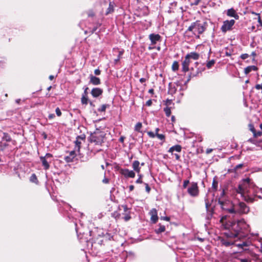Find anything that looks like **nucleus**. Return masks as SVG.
I'll return each mask as SVG.
<instances>
[{"label": "nucleus", "mask_w": 262, "mask_h": 262, "mask_svg": "<svg viewBox=\"0 0 262 262\" xmlns=\"http://www.w3.org/2000/svg\"><path fill=\"white\" fill-rule=\"evenodd\" d=\"M30 181L31 182L35 183H37L38 182L37 178V177L35 175V174L33 173L31 176L30 178Z\"/></svg>", "instance_id": "obj_30"}, {"label": "nucleus", "mask_w": 262, "mask_h": 262, "mask_svg": "<svg viewBox=\"0 0 262 262\" xmlns=\"http://www.w3.org/2000/svg\"><path fill=\"white\" fill-rule=\"evenodd\" d=\"M105 134L103 132L98 131L94 132L90 137V141L91 143H94L95 145H101L104 143V139Z\"/></svg>", "instance_id": "obj_4"}, {"label": "nucleus", "mask_w": 262, "mask_h": 262, "mask_svg": "<svg viewBox=\"0 0 262 262\" xmlns=\"http://www.w3.org/2000/svg\"><path fill=\"white\" fill-rule=\"evenodd\" d=\"M172 99H166V100L165 101V104L166 105H170L172 103Z\"/></svg>", "instance_id": "obj_53"}, {"label": "nucleus", "mask_w": 262, "mask_h": 262, "mask_svg": "<svg viewBox=\"0 0 262 262\" xmlns=\"http://www.w3.org/2000/svg\"><path fill=\"white\" fill-rule=\"evenodd\" d=\"M218 204L220 205L222 210L229 213H235V206L229 199L222 200L221 199L218 200Z\"/></svg>", "instance_id": "obj_3"}, {"label": "nucleus", "mask_w": 262, "mask_h": 262, "mask_svg": "<svg viewBox=\"0 0 262 262\" xmlns=\"http://www.w3.org/2000/svg\"><path fill=\"white\" fill-rule=\"evenodd\" d=\"M190 60L185 57L184 60L182 62V71L186 72L189 71V66L190 64Z\"/></svg>", "instance_id": "obj_19"}, {"label": "nucleus", "mask_w": 262, "mask_h": 262, "mask_svg": "<svg viewBox=\"0 0 262 262\" xmlns=\"http://www.w3.org/2000/svg\"><path fill=\"white\" fill-rule=\"evenodd\" d=\"M85 140V135L83 134L80 136H78L76 137V140L74 141L75 143V148L76 150H77V152H80V149L81 148V145L82 142H84Z\"/></svg>", "instance_id": "obj_11"}, {"label": "nucleus", "mask_w": 262, "mask_h": 262, "mask_svg": "<svg viewBox=\"0 0 262 262\" xmlns=\"http://www.w3.org/2000/svg\"><path fill=\"white\" fill-rule=\"evenodd\" d=\"M226 14L229 17H232L237 20L239 19V15L233 8H230L227 10Z\"/></svg>", "instance_id": "obj_17"}, {"label": "nucleus", "mask_w": 262, "mask_h": 262, "mask_svg": "<svg viewBox=\"0 0 262 262\" xmlns=\"http://www.w3.org/2000/svg\"><path fill=\"white\" fill-rule=\"evenodd\" d=\"M145 190H146V191L148 193H149L150 191V187L149 186L148 184H147V183H145Z\"/></svg>", "instance_id": "obj_52"}, {"label": "nucleus", "mask_w": 262, "mask_h": 262, "mask_svg": "<svg viewBox=\"0 0 262 262\" xmlns=\"http://www.w3.org/2000/svg\"><path fill=\"white\" fill-rule=\"evenodd\" d=\"M248 142L251 143H253L254 144H257V141H256L255 139H249L248 141Z\"/></svg>", "instance_id": "obj_54"}, {"label": "nucleus", "mask_w": 262, "mask_h": 262, "mask_svg": "<svg viewBox=\"0 0 262 262\" xmlns=\"http://www.w3.org/2000/svg\"><path fill=\"white\" fill-rule=\"evenodd\" d=\"M258 68L255 66H250L246 67L245 69L244 72L246 74H249L252 71H257Z\"/></svg>", "instance_id": "obj_25"}, {"label": "nucleus", "mask_w": 262, "mask_h": 262, "mask_svg": "<svg viewBox=\"0 0 262 262\" xmlns=\"http://www.w3.org/2000/svg\"><path fill=\"white\" fill-rule=\"evenodd\" d=\"M139 165L140 162L137 160L134 161L132 164L133 169L138 173L140 171V167Z\"/></svg>", "instance_id": "obj_23"}, {"label": "nucleus", "mask_w": 262, "mask_h": 262, "mask_svg": "<svg viewBox=\"0 0 262 262\" xmlns=\"http://www.w3.org/2000/svg\"><path fill=\"white\" fill-rule=\"evenodd\" d=\"M228 231L225 235L229 237H236L241 239L246 237L249 232V225L244 219L229 221L226 225Z\"/></svg>", "instance_id": "obj_1"}, {"label": "nucleus", "mask_w": 262, "mask_h": 262, "mask_svg": "<svg viewBox=\"0 0 262 262\" xmlns=\"http://www.w3.org/2000/svg\"><path fill=\"white\" fill-rule=\"evenodd\" d=\"M158 220V215L151 216L150 220L152 223L155 224L157 222Z\"/></svg>", "instance_id": "obj_36"}, {"label": "nucleus", "mask_w": 262, "mask_h": 262, "mask_svg": "<svg viewBox=\"0 0 262 262\" xmlns=\"http://www.w3.org/2000/svg\"><path fill=\"white\" fill-rule=\"evenodd\" d=\"M107 106V105L106 104H103L100 108L98 109V111L99 112H105Z\"/></svg>", "instance_id": "obj_39"}, {"label": "nucleus", "mask_w": 262, "mask_h": 262, "mask_svg": "<svg viewBox=\"0 0 262 262\" xmlns=\"http://www.w3.org/2000/svg\"><path fill=\"white\" fill-rule=\"evenodd\" d=\"M215 60L214 59H212L210 61H209L207 63H206V67L207 68L209 69H210L215 63Z\"/></svg>", "instance_id": "obj_31"}, {"label": "nucleus", "mask_w": 262, "mask_h": 262, "mask_svg": "<svg viewBox=\"0 0 262 262\" xmlns=\"http://www.w3.org/2000/svg\"><path fill=\"white\" fill-rule=\"evenodd\" d=\"M179 65L178 62L177 61H175L172 63V70L173 71H176L179 69Z\"/></svg>", "instance_id": "obj_29"}, {"label": "nucleus", "mask_w": 262, "mask_h": 262, "mask_svg": "<svg viewBox=\"0 0 262 262\" xmlns=\"http://www.w3.org/2000/svg\"><path fill=\"white\" fill-rule=\"evenodd\" d=\"M217 186H218L217 181H216L215 180H213V181L212 182V188L216 190L217 188Z\"/></svg>", "instance_id": "obj_37"}, {"label": "nucleus", "mask_w": 262, "mask_h": 262, "mask_svg": "<svg viewBox=\"0 0 262 262\" xmlns=\"http://www.w3.org/2000/svg\"><path fill=\"white\" fill-rule=\"evenodd\" d=\"M206 23H202L199 20L191 23L188 28L186 32H191L197 38H200V35L202 34L206 29Z\"/></svg>", "instance_id": "obj_2"}, {"label": "nucleus", "mask_w": 262, "mask_h": 262, "mask_svg": "<svg viewBox=\"0 0 262 262\" xmlns=\"http://www.w3.org/2000/svg\"><path fill=\"white\" fill-rule=\"evenodd\" d=\"M149 214L151 215H158L157 210L155 208H152L149 212Z\"/></svg>", "instance_id": "obj_38"}, {"label": "nucleus", "mask_w": 262, "mask_h": 262, "mask_svg": "<svg viewBox=\"0 0 262 262\" xmlns=\"http://www.w3.org/2000/svg\"><path fill=\"white\" fill-rule=\"evenodd\" d=\"M100 73H101V71L99 70V69H97L95 70L94 74L96 75H99L100 74Z\"/></svg>", "instance_id": "obj_56"}, {"label": "nucleus", "mask_w": 262, "mask_h": 262, "mask_svg": "<svg viewBox=\"0 0 262 262\" xmlns=\"http://www.w3.org/2000/svg\"><path fill=\"white\" fill-rule=\"evenodd\" d=\"M188 193L193 197L197 196L199 195V190L198 184L196 182H192L190 186L188 188Z\"/></svg>", "instance_id": "obj_10"}, {"label": "nucleus", "mask_w": 262, "mask_h": 262, "mask_svg": "<svg viewBox=\"0 0 262 262\" xmlns=\"http://www.w3.org/2000/svg\"><path fill=\"white\" fill-rule=\"evenodd\" d=\"M235 213L239 214H247L249 212V207L244 202H239L234 207Z\"/></svg>", "instance_id": "obj_7"}, {"label": "nucleus", "mask_w": 262, "mask_h": 262, "mask_svg": "<svg viewBox=\"0 0 262 262\" xmlns=\"http://www.w3.org/2000/svg\"><path fill=\"white\" fill-rule=\"evenodd\" d=\"M235 23V21L234 19L226 20L223 21V24L221 28L222 32L226 33L227 31L231 30Z\"/></svg>", "instance_id": "obj_8"}, {"label": "nucleus", "mask_w": 262, "mask_h": 262, "mask_svg": "<svg viewBox=\"0 0 262 262\" xmlns=\"http://www.w3.org/2000/svg\"><path fill=\"white\" fill-rule=\"evenodd\" d=\"M200 73V72L199 71V70H197L196 73H193L191 72L190 75H189V78H188V80L187 82L189 81L190 80L191 77H195L198 75L199 73Z\"/></svg>", "instance_id": "obj_35"}, {"label": "nucleus", "mask_w": 262, "mask_h": 262, "mask_svg": "<svg viewBox=\"0 0 262 262\" xmlns=\"http://www.w3.org/2000/svg\"><path fill=\"white\" fill-rule=\"evenodd\" d=\"M249 128L251 132H252L253 134L255 132V129L254 128V125L252 124H249Z\"/></svg>", "instance_id": "obj_44"}, {"label": "nucleus", "mask_w": 262, "mask_h": 262, "mask_svg": "<svg viewBox=\"0 0 262 262\" xmlns=\"http://www.w3.org/2000/svg\"><path fill=\"white\" fill-rule=\"evenodd\" d=\"M142 126V123L141 122H138L136 124L135 126V130L137 132H140V129Z\"/></svg>", "instance_id": "obj_33"}, {"label": "nucleus", "mask_w": 262, "mask_h": 262, "mask_svg": "<svg viewBox=\"0 0 262 262\" xmlns=\"http://www.w3.org/2000/svg\"><path fill=\"white\" fill-rule=\"evenodd\" d=\"M201 0H194L193 5H198Z\"/></svg>", "instance_id": "obj_62"}, {"label": "nucleus", "mask_w": 262, "mask_h": 262, "mask_svg": "<svg viewBox=\"0 0 262 262\" xmlns=\"http://www.w3.org/2000/svg\"><path fill=\"white\" fill-rule=\"evenodd\" d=\"M156 137H158L161 140L164 141V140H165V136L163 134H159L157 133Z\"/></svg>", "instance_id": "obj_41"}, {"label": "nucleus", "mask_w": 262, "mask_h": 262, "mask_svg": "<svg viewBox=\"0 0 262 262\" xmlns=\"http://www.w3.org/2000/svg\"><path fill=\"white\" fill-rule=\"evenodd\" d=\"M131 217L129 215V213H124V216L123 217L124 220L125 221H128L130 219Z\"/></svg>", "instance_id": "obj_42"}, {"label": "nucleus", "mask_w": 262, "mask_h": 262, "mask_svg": "<svg viewBox=\"0 0 262 262\" xmlns=\"http://www.w3.org/2000/svg\"><path fill=\"white\" fill-rule=\"evenodd\" d=\"M120 173L125 178H133L135 177V172L133 170H130L127 168L121 169Z\"/></svg>", "instance_id": "obj_14"}, {"label": "nucleus", "mask_w": 262, "mask_h": 262, "mask_svg": "<svg viewBox=\"0 0 262 262\" xmlns=\"http://www.w3.org/2000/svg\"><path fill=\"white\" fill-rule=\"evenodd\" d=\"M243 166V164H239L235 167L234 169L235 170H237V169L242 168Z\"/></svg>", "instance_id": "obj_55"}, {"label": "nucleus", "mask_w": 262, "mask_h": 262, "mask_svg": "<svg viewBox=\"0 0 262 262\" xmlns=\"http://www.w3.org/2000/svg\"><path fill=\"white\" fill-rule=\"evenodd\" d=\"M147 134L151 138H154L156 136V133L155 134L152 132H147Z\"/></svg>", "instance_id": "obj_49"}, {"label": "nucleus", "mask_w": 262, "mask_h": 262, "mask_svg": "<svg viewBox=\"0 0 262 262\" xmlns=\"http://www.w3.org/2000/svg\"><path fill=\"white\" fill-rule=\"evenodd\" d=\"M220 199L222 200H225L227 199L225 190L224 189H222L221 193L220 195H219L217 200H219V199Z\"/></svg>", "instance_id": "obj_28"}, {"label": "nucleus", "mask_w": 262, "mask_h": 262, "mask_svg": "<svg viewBox=\"0 0 262 262\" xmlns=\"http://www.w3.org/2000/svg\"><path fill=\"white\" fill-rule=\"evenodd\" d=\"M161 36L158 34L151 33L149 35V39L151 42V45H156L158 41L161 40Z\"/></svg>", "instance_id": "obj_16"}, {"label": "nucleus", "mask_w": 262, "mask_h": 262, "mask_svg": "<svg viewBox=\"0 0 262 262\" xmlns=\"http://www.w3.org/2000/svg\"><path fill=\"white\" fill-rule=\"evenodd\" d=\"M55 112L57 116L59 117L61 115V112L59 107H57L55 110Z\"/></svg>", "instance_id": "obj_46"}, {"label": "nucleus", "mask_w": 262, "mask_h": 262, "mask_svg": "<svg viewBox=\"0 0 262 262\" xmlns=\"http://www.w3.org/2000/svg\"><path fill=\"white\" fill-rule=\"evenodd\" d=\"M182 149V147L180 145H176L171 147L169 150L168 152L172 153L174 151H176L177 152H180Z\"/></svg>", "instance_id": "obj_24"}, {"label": "nucleus", "mask_w": 262, "mask_h": 262, "mask_svg": "<svg viewBox=\"0 0 262 262\" xmlns=\"http://www.w3.org/2000/svg\"><path fill=\"white\" fill-rule=\"evenodd\" d=\"M102 182L103 183H105V184H107L109 182V180L107 178H104L103 180H102Z\"/></svg>", "instance_id": "obj_64"}, {"label": "nucleus", "mask_w": 262, "mask_h": 262, "mask_svg": "<svg viewBox=\"0 0 262 262\" xmlns=\"http://www.w3.org/2000/svg\"><path fill=\"white\" fill-rule=\"evenodd\" d=\"M258 22L259 23L260 26L262 27V20H261L260 16L259 15L258 16Z\"/></svg>", "instance_id": "obj_63"}, {"label": "nucleus", "mask_w": 262, "mask_h": 262, "mask_svg": "<svg viewBox=\"0 0 262 262\" xmlns=\"http://www.w3.org/2000/svg\"><path fill=\"white\" fill-rule=\"evenodd\" d=\"M152 104V101L151 100H148V101H146V105L148 106H149L151 105Z\"/></svg>", "instance_id": "obj_57"}, {"label": "nucleus", "mask_w": 262, "mask_h": 262, "mask_svg": "<svg viewBox=\"0 0 262 262\" xmlns=\"http://www.w3.org/2000/svg\"><path fill=\"white\" fill-rule=\"evenodd\" d=\"M179 86L181 87V83L179 81L173 83L170 82L168 84V94L173 96L176 93L177 88Z\"/></svg>", "instance_id": "obj_12"}, {"label": "nucleus", "mask_w": 262, "mask_h": 262, "mask_svg": "<svg viewBox=\"0 0 262 262\" xmlns=\"http://www.w3.org/2000/svg\"><path fill=\"white\" fill-rule=\"evenodd\" d=\"M90 83L97 85L100 84V79L99 78L91 74L90 75Z\"/></svg>", "instance_id": "obj_21"}, {"label": "nucleus", "mask_w": 262, "mask_h": 262, "mask_svg": "<svg viewBox=\"0 0 262 262\" xmlns=\"http://www.w3.org/2000/svg\"><path fill=\"white\" fill-rule=\"evenodd\" d=\"M103 93V90L99 88H93L91 91V94L93 97L97 98L101 95Z\"/></svg>", "instance_id": "obj_18"}, {"label": "nucleus", "mask_w": 262, "mask_h": 262, "mask_svg": "<svg viewBox=\"0 0 262 262\" xmlns=\"http://www.w3.org/2000/svg\"><path fill=\"white\" fill-rule=\"evenodd\" d=\"M189 183V180H185L184 182H183V187L184 188H186L188 185V184Z\"/></svg>", "instance_id": "obj_50"}, {"label": "nucleus", "mask_w": 262, "mask_h": 262, "mask_svg": "<svg viewBox=\"0 0 262 262\" xmlns=\"http://www.w3.org/2000/svg\"><path fill=\"white\" fill-rule=\"evenodd\" d=\"M81 103L83 104H87L88 103V98L87 96H82Z\"/></svg>", "instance_id": "obj_34"}, {"label": "nucleus", "mask_w": 262, "mask_h": 262, "mask_svg": "<svg viewBox=\"0 0 262 262\" xmlns=\"http://www.w3.org/2000/svg\"><path fill=\"white\" fill-rule=\"evenodd\" d=\"M164 111L165 113V115L167 117H169L170 116V114H171V110H170V108L169 107H166L165 108H164Z\"/></svg>", "instance_id": "obj_32"}, {"label": "nucleus", "mask_w": 262, "mask_h": 262, "mask_svg": "<svg viewBox=\"0 0 262 262\" xmlns=\"http://www.w3.org/2000/svg\"><path fill=\"white\" fill-rule=\"evenodd\" d=\"M83 89H84V92L82 94V96H87V95H88V90H89V88L87 87V86H84L83 88Z\"/></svg>", "instance_id": "obj_47"}, {"label": "nucleus", "mask_w": 262, "mask_h": 262, "mask_svg": "<svg viewBox=\"0 0 262 262\" xmlns=\"http://www.w3.org/2000/svg\"><path fill=\"white\" fill-rule=\"evenodd\" d=\"M251 243L249 240L238 242L234 240V246L237 247L240 251H246L248 249V247L251 245Z\"/></svg>", "instance_id": "obj_6"}, {"label": "nucleus", "mask_w": 262, "mask_h": 262, "mask_svg": "<svg viewBox=\"0 0 262 262\" xmlns=\"http://www.w3.org/2000/svg\"><path fill=\"white\" fill-rule=\"evenodd\" d=\"M241 262H249V260L247 258H242L240 259Z\"/></svg>", "instance_id": "obj_59"}, {"label": "nucleus", "mask_w": 262, "mask_h": 262, "mask_svg": "<svg viewBox=\"0 0 262 262\" xmlns=\"http://www.w3.org/2000/svg\"><path fill=\"white\" fill-rule=\"evenodd\" d=\"M121 207L123 208L124 213H129V208L127 207V205H122Z\"/></svg>", "instance_id": "obj_43"}, {"label": "nucleus", "mask_w": 262, "mask_h": 262, "mask_svg": "<svg viewBox=\"0 0 262 262\" xmlns=\"http://www.w3.org/2000/svg\"><path fill=\"white\" fill-rule=\"evenodd\" d=\"M226 236V238H222L221 239V244L225 247H229L231 245H234V240H233V239L236 238V237H227V236Z\"/></svg>", "instance_id": "obj_13"}, {"label": "nucleus", "mask_w": 262, "mask_h": 262, "mask_svg": "<svg viewBox=\"0 0 262 262\" xmlns=\"http://www.w3.org/2000/svg\"><path fill=\"white\" fill-rule=\"evenodd\" d=\"M55 117V115L54 114H51L49 115L48 118L50 119H52L54 118Z\"/></svg>", "instance_id": "obj_61"}, {"label": "nucleus", "mask_w": 262, "mask_h": 262, "mask_svg": "<svg viewBox=\"0 0 262 262\" xmlns=\"http://www.w3.org/2000/svg\"><path fill=\"white\" fill-rule=\"evenodd\" d=\"M261 136H262V132L261 131L256 132L255 130V132L254 133V134H253V136L255 138H256V137H260Z\"/></svg>", "instance_id": "obj_40"}, {"label": "nucleus", "mask_w": 262, "mask_h": 262, "mask_svg": "<svg viewBox=\"0 0 262 262\" xmlns=\"http://www.w3.org/2000/svg\"><path fill=\"white\" fill-rule=\"evenodd\" d=\"M205 207L206 210V219L210 220L214 213V207L211 206V203H209L208 199H205Z\"/></svg>", "instance_id": "obj_9"}, {"label": "nucleus", "mask_w": 262, "mask_h": 262, "mask_svg": "<svg viewBox=\"0 0 262 262\" xmlns=\"http://www.w3.org/2000/svg\"><path fill=\"white\" fill-rule=\"evenodd\" d=\"M245 200L247 202H251V203L253 202L254 201V199L252 198H248L247 199H245Z\"/></svg>", "instance_id": "obj_58"}, {"label": "nucleus", "mask_w": 262, "mask_h": 262, "mask_svg": "<svg viewBox=\"0 0 262 262\" xmlns=\"http://www.w3.org/2000/svg\"><path fill=\"white\" fill-rule=\"evenodd\" d=\"M249 57V55L246 53L243 54L241 55V58L243 60H245V59L248 58Z\"/></svg>", "instance_id": "obj_48"}, {"label": "nucleus", "mask_w": 262, "mask_h": 262, "mask_svg": "<svg viewBox=\"0 0 262 262\" xmlns=\"http://www.w3.org/2000/svg\"><path fill=\"white\" fill-rule=\"evenodd\" d=\"M40 160L42 163V165L44 169L48 170L50 168V163L51 162V160H48V159L41 156L40 157Z\"/></svg>", "instance_id": "obj_20"}, {"label": "nucleus", "mask_w": 262, "mask_h": 262, "mask_svg": "<svg viewBox=\"0 0 262 262\" xmlns=\"http://www.w3.org/2000/svg\"><path fill=\"white\" fill-rule=\"evenodd\" d=\"M199 54L196 52H191L189 54H187L185 57H186L187 58L189 59V60L190 59H193L194 60H198L199 58Z\"/></svg>", "instance_id": "obj_22"}, {"label": "nucleus", "mask_w": 262, "mask_h": 262, "mask_svg": "<svg viewBox=\"0 0 262 262\" xmlns=\"http://www.w3.org/2000/svg\"><path fill=\"white\" fill-rule=\"evenodd\" d=\"M43 157L48 159V160H51V158H52V155L50 153H47Z\"/></svg>", "instance_id": "obj_45"}, {"label": "nucleus", "mask_w": 262, "mask_h": 262, "mask_svg": "<svg viewBox=\"0 0 262 262\" xmlns=\"http://www.w3.org/2000/svg\"><path fill=\"white\" fill-rule=\"evenodd\" d=\"M77 150L74 149L73 150L69 152V155L68 156H67L64 157V160L67 162H72L74 161V158L76 157L77 154H76Z\"/></svg>", "instance_id": "obj_15"}, {"label": "nucleus", "mask_w": 262, "mask_h": 262, "mask_svg": "<svg viewBox=\"0 0 262 262\" xmlns=\"http://www.w3.org/2000/svg\"><path fill=\"white\" fill-rule=\"evenodd\" d=\"M138 176H139V178L136 180V183H142V181L141 180V178L142 177V175L139 174Z\"/></svg>", "instance_id": "obj_51"}, {"label": "nucleus", "mask_w": 262, "mask_h": 262, "mask_svg": "<svg viewBox=\"0 0 262 262\" xmlns=\"http://www.w3.org/2000/svg\"><path fill=\"white\" fill-rule=\"evenodd\" d=\"M103 240L101 241V242H102L103 241H111L113 239V236L111 235V234L108 233H106L105 234L103 235ZM100 244H102L101 243H100Z\"/></svg>", "instance_id": "obj_27"}, {"label": "nucleus", "mask_w": 262, "mask_h": 262, "mask_svg": "<svg viewBox=\"0 0 262 262\" xmlns=\"http://www.w3.org/2000/svg\"><path fill=\"white\" fill-rule=\"evenodd\" d=\"M161 219L162 220H165V221H169V220H170V218L168 216H164V217H161Z\"/></svg>", "instance_id": "obj_60"}, {"label": "nucleus", "mask_w": 262, "mask_h": 262, "mask_svg": "<svg viewBox=\"0 0 262 262\" xmlns=\"http://www.w3.org/2000/svg\"><path fill=\"white\" fill-rule=\"evenodd\" d=\"M159 227L155 229V232L157 234L161 233L163 232L165 230V227L164 225H161V224H159Z\"/></svg>", "instance_id": "obj_26"}, {"label": "nucleus", "mask_w": 262, "mask_h": 262, "mask_svg": "<svg viewBox=\"0 0 262 262\" xmlns=\"http://www.w3.org/2000/svg\"><path fill=\"white\" fill-rule=\"evenodd\" d=\"M251 180L247 178L243 179L239 183L236 192L243 195L247 192L248 188L251 184Z\"/></svg>", "instance_id": "obj_5"}]
</instances>
